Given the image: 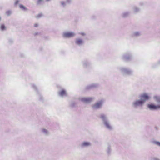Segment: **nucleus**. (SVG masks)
<instances>
[{"label":"nucleus","instance_id":"nucleus-1","mask_svg":"<svg viewBox=\"0 0 160 160\" xmlns=\"http://www.w3.org/2000/svg\"><path fill=\"white\" fill-rule=\"evenodd\" d=\"M140 98L141 100H137L134 103L135 106L142 105L146 100L149 99V97L147 94L145 93L141 96Z\"/></svg>","mask_w":160,"mask_h":160},{"label":"nucleus","instance_id":"nucleus-2","mask_svg":"<svg viewBox=\"0 0 160 160\" xmlns=\"http://www.w3.org/2000/svg\"><path fill=\"white\" fill-rule=\"evenodd\" d=\"M57 95L59 98H63L67 97L68 96V93L66 89L62 88L58 91Z\"/></svg>","mask_w":160,"mask_h":160},{"label":"nucleus","instance_id":"nucleus-3","mask_svg":"<svg viewBox=\"0 0 160 160\" xmlns=\"http://www.w3.org/2000/svg\"><path fill=\"white\" fill-rule=\"evenodd\" d=\"M31 86L32 88H33L36 91V94H37V96L39 97L40 100H42V95L40 94L39 92L37 90V88L35 86V85L33 84H31Z\"/></svg>","mask_w":160,"mask_h":160},{"label":"nucleus","instance_id":"nucleus-4","mask_svg":"<svg viewBox=\"0 0 160 160\" xmlns=\"http://www.w3.org/2000/svg\"><path fill=\"white\" fill-rule=\"evenodd\" d=\"M148 108L151 109H156L160 108V105L156 106L153 104H148Z\"/></svg>","mask_w":160,"mask_h":160},{"label":"nucleus","instance_id":"nucleus-5","mask_svg":"<svg viewBox=\"0 0 160 160\" xmlns=\"http://www.w3.org/2000/svg\"><path fill=\"white\" fill-rule=\"evenodd\" d=\"M62 35L64 38H70V32H64L62 33Z\"/></svg>","mask_w":160,"mask_h":160},{"label":"nucleus","instance_id":"nucleus-6","mask_svg":"<svg viewBox=\"0 0 160 160\" xmlns=\"http://www.w3.org/2000/svg\"><path fill=\"white\" fill-rule=\"evenodd\" d=\"M92 100V98H84L82 99V101L87 103L90 102Z\"/></svg>","mask_w":160,"mask_h":160},{"label":"nucleus","instance_id":"nucleus-7","mask_svg":"<svg viewBox=\"0 0 160 160\" xmlns=\"http://www.w3.org/2000/svg\"><path fill=\"white\" fill-rule=\"evenodd\" d=\"M102 105V102H99L93 105V107L95 108H100Z\"/></svg>","mask_w":160,"mask_h":160},{"label":"nucleus","instance_id":"nucleus-8","mask_svg":"<svg viewBox=\"0 0 160 160\" xmlns=\"http://www.w3.org/2000/svg\"><path fill=\"white\" fill-rule=\"evenodd\" d=\"M42 132L45 135H48L49 134L48 131L45 128H42Z\"/></svg>","mask_w":160,"mask_h":160},{"label":"nucleus","instance_id":"nucleus-9","mask_svg":"<svg viewBox=\"0 0 160 160\" xmlns=\"http://www.w3.org/2000/svg\"><path fill=\"white\" fill-rule=\"evenodd\" d=\"M6 30V28L4 24H1L0 25V30L2 31H3Z\"/></svg>","mask_w":160,"mask_h":160},{"label":"nucleus","instance_id":"nucleus-10","mask_svg":"<svg viewBox=\"0 0 160 160\" xmlns=\"http://www.w3.org/2000/svg\"><path fill=\"white\" fill-rule=\"evenodd\" d=\"M76 42L77 44L81 45L83 43V42L82 39H78L76 40Z\"/></svg>","mask_w":160,"mask_h":160},{"label":"nucleus","instance_id":"nucleus-11","mask_svg":"<svg viewBox=\"0 0 160 160\" xmlns=\"http://www.w3.org/2000/svg\"><path fill=\"white\" fill-rule=\"evenodd\" d=\"M70 2V0H66V1L65 2H61V4L62 6H64L66 4L69 3Z\"/></svg>","mask_w":160,"mask_h":160},{"label":"nucleus","instance_id":"nucleus-12","mask_svg":"<svg viewBox=\"0 0 160 160\" xmlns=\"http://www.w3.org/2000/svg\"><path fill=\"white\" fill-rule=\"evenodd\" d=\"M19 7L21 8L23 10H28L27 8L26 7L22 4H20L19 5Z\"/></svg>","mask_w":160,"mask_h":160},{"label":"nucleus","instance_id":"nucleus-13","mask_svg":"<svg viewBox=\"0 0 160 160\" xmlns=\"http://www.w3.org/2000/svg\"><path fill=\"white\" fill-rule=\"evenodd\" d=\"M43 0H37V4L38 5H41L42 4Z\"/></svg>","mask_w":160,"mask_h":160},{"label":"nucleus","instance_id":"nucleus-14","mask_svg":"<svg viewBox=\"0 0 160 160\" xmlns=\"http://www.w3.org/2000/svg\"><path fill=\"white\" fill-rule=\"evenodd\" d=\"M43 16V15L42 13H39L36 16V17L39 18L42 17Z\"/></svg>","mask_w":160,"mask_h":160},{"label":"nucleus","instance_id":"nucleus-15","mask_svg":"<svg viewBox=\"0 0 160 160\" xmlns=\"http://www.w3.org/2000/svg\"><path fill=\"white\" fill-rule=\"evenodd\" d=\"M90 143L89 142H84L82 143L83 146H88L90 145Z\"/></svg>","mask_w":160,"mask_h":160},{"label":"nucleus","instance_id":"nucleus-16","mask_svg":"<svg viewBox=\"0 0 160 160\" xmlns=\"http://www.w3.org/2000/svg\"><path fill=\"white\" fill-rule=\"evenodd\" d=\"M20 2V0H15L14 3V5L15 6H16L18 4L19 2Z\"/></svg>","mask_w":160,"mask_h":160},{"label":"nucleus","instance_id":"nucleus-17","mask_svg":"<svg viewBox=\"0 0 160 160\" xmlns=\"http://www.w3.org/2000/svg\"><path fill=\"white\" fill-rule=\"evenodd\" d=\"M6 13L8 16H9L12 14V12L10 10H8L6 12Z\"/></svg>","mask_w":160,"mask_h":160},{"label":"nucleus","instance_id":"nucleus-18","mask_svg":"<svg viewBox=\"0 0 160 160\" xmlns=\"http://www.w3.org/2000/svg\"><path fill=\"white\" fill-rule=\"evenodd\" d=\"M105 124L107 128H110V126L108 122H105Z\"/></svg>","mask_w":160,"mask_h":160},{"label":"nucleus","instance_id":"nucleus-19","mask_svg":"<svg viewBox=\"0 0 160 160\" xmlns=\"http://www.w3.org/2000/svg\"><path fill=\"white\" fill-rule=\"evenodd\" d=\"M155 98L158 102H160V98L159 97L156 96L155 97Z\"/></svg>","mask_w":160,"mask_h":160},{"label":"nucleus","instance_id":"nucleus-20","mask_svg":"<svg viewBox=\"0 0 160 160\" xmlns=\"http://www.w3.org/2000/svg\"><path fill=\"white\" fill-rule=\"evenodd\" d=\"M100 117L101 118H102L103 119H104L105 118V117L104 115H101Z\"/></svg>","mask_w":160,"mask_h":160},{"label":"nucleus","instance_id":"nucleus-21","mask_svg":"<svg viewBox=\"0 0 160 160\" xmlns=\"http://www.w3.org/2000/svg\"><path fill=\"white\" fill-rule=\"evenodd\" d=\"M38 23H35L34 24V27H38Z\"/></svg>","mask_w":160,"mask_h":160},{"label":"nucleus","instance_id":"nucleus-22","mask_svg":"<svg viewBox=\"0 0 160 160\" xmlns=\"http://www.w3.org/2000/svg\"><path fill=\"white\" fill-rule=\"evenodd\" d=\"M74 34L73 32H71V37L74 36Z\"/></svg>","mask_w":160,"mask_h":160},{"label":"nucleus","instance_id":"nucleus-23","mask_svg":"<svg viewBox=\"0 0 160 160\" xmlns=\"http://www.w3.org/2000/svg\"><path fill=\"white\" fill-rule=\"evenodd\" d=\"M38 34H39V33L38 32H35V35H38Z\"/></svg>","mask_w":160,"mask_h":160},{"label":"nucleus","instance_id":"nucleus-24","mask_svg":"<svg viewBox=\"0 0 160 160\" xmlns=\"http://www.w3.org/2000/svg\"><path fill=\"white\" fill-rule=\"evenodd\" d=\"M157 145H158L159 146H160V142H157Z\"/></svg>","mask_w":160,"mask_h":160},{"label":"nucleus","instance_id":"nucleus-25","mask_svg":"<svg viewBox=\"0 0 160 160\" xmlns=\"http://www.w3.org/2000/svg\"><path fill=\"white\" fill-rule=\"evenodd\" d=\"M81 34H82V35H84V33H82Z\"/></svg>","mask_w":160,"mask_h":160},{"label":"nucleus","instance_id":"nucleus-26","mask_svg":"<svg viewBox=\"0 0 160 160\" xmlns=\"http://www.w3.org/2000/svg\"><path fill=\"white\" fill-rule=\"evenodd\" d=\"M46 1H50V0H46Z\"/></svg>","mask_w":160,"mask_h":160}]
</instances>
